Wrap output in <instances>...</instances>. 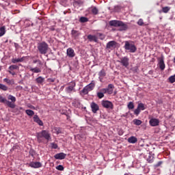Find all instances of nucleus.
Listing matches in <instances>:
<instances>
[{
	"instance_id": "nucleus-1",
	"label": "nucleus",
	"mask_w": 175,
	"mask_h": 175,
	"mask_svg": "<svg viewBox=\"0 0 175 175\" xmlns=\"http://www.w3.org/2000/svg\"><path fill=\"white\" fill-rule=\"evenodd\" d=\"M109 25L111 27H119L118 31H126L128 29V25L121 21H109Z\"/></svg>"
},
{
	"instance_id": "nucleus-2",
	"label": "nucleus",
	"mask_w": 175,
	"mask_h": 175,
	"mask_svg": "<svg viewBox=\"0 0 175 175\" xmlns=\"http://www.w3.org/2000/svg\"><path fill=\"white\" fill-rule=\"evenodd\" d=\"M37 49L40 54L44 55L49 52V44L46 42H39Z\"/></svg>"
},
{
	"instance_id": "nucleus-3",
	"label": "nucleus",
	"mask_w": 175,
	"mask_h": 175,
	"mask_svg": "<svg viewBox=\"0 0 175 175\" xmlns=\"http://www.w3.org/2000/svg\"><path fill=\"white\" fill-rule=\"evenodd\" d=\"M43 137L46 139V140H50L51 139L50 133L46 130H43L42 132L37 133V139L38 143H42V142H43Z\"/></svg>"
},
{
	"instance_id": "nucleus-4",
	"label": "nucleus",
	"mask_w": 175,
	"mask_h": 175,
	"mask_svg": "<svg viewBox=\"0 0 175 175\" xmlns=\"http://www.w3.org/2000/svg\"><path fill=\"white\" fill-rule=\"evenodd\" d=\"M95 88V81H92V82L86 85L82 90L81 92L83 95H88L90 91H92Z\"/></svg>"
},
{
	"instance_id": "nucleus-5",
	"label": "nucleus",
	"mask_w": 175,
	"mask_h": 175,
	"mask_svg": "<svg viewBox=\"0 0 175 175\" xmlns=\"http://www.w3.org/2000/svg\"><path fill=\"white\" fill-rule=\"evenodd\" d=\"M124 49L125 50H129L130 53H136V50H137L135 44H131L128 41L125 42Z\"/></svg>"
},
{
	"instance_id": "nucleus-6",
	"label": "nucleus",
	"mask_w": 175,
	"mask_h": 175,
	"mask_svg": "<svg viewBox=\"0 0 175 175\" xmlns=\"http://www.w3.org/2000/svg\"><path fill=\"white\" fill-rule=\"evenodd\" d=\"M0 103H5L8 106V107H10L11 109H14L16 107V105L14 103H12V102L6 100V98L2 97V96H0Z\"/></svg>"
},
{
	"instance_id": "nucleus-7",
	"label": "nucleus",
	"mask_w": 175,
	"mask_h": 175,
	"mask_svg": "<svg viewBox=\"0 0 175 175\" xmlns=\"http://www.w3.org/2000/svg\"><path fill=\"white\" fill-rule=\"evenodd\" d=\"M101 105L103 106V107H105V109H110L111 110H113L114 107L111 101L105 100L101 101Z\"/></svg>"
},
{
	"instance_id": "nucleus-8",
	"label": "nucleus",
	"mask_w": 175,
	"mask_h": 175,
	"mask_svg": "<svg viewBox=\"0 0 175 175\" xmlns=\"http://www.w3.org/2000/svg\"><path fill=\"white\" fill-rule=\"evenodd\" d=\"M113 90H114V85L109 84L107 88L101 89L100 92H105V94H109V95H111V94H113Z\"/></svg>"
},
{
	"instance_id": "nucleus-9",
	"label": "nucleus",
	"mask_w": 175,
	"mask_h": 175,
	"mask_svg": "<svg viewBox=\"0 0 175 175\" xmlns=\"http://www.w3.org/2000/svg\"><path fill=\"white\" fill-rule=\"evenodd\" d=\"M120 64H122V66L125 68H128L129 66V58L128 57H124L120 58V61H118Z\"/></svg>"
},
{
	"instance_id": "nucleus-10",
	"label": "nucleus",
	"mask_w": 175,
	"mask_h": 175,
	"mask_svg": "<svg viewBox=\"0 0 175 175\" xmlns=\"http://www.w3.org/2000/svg\"><path fill=\"white\" fill-rule=\"evenodd\" d=\"M141 110H146V106L142 103L138 104L137 109L134 111V114H135V116L140 114Z\"/></svg>"
},
{
	"instance_id": "nucleus-11",
	"label": "nucleus",
	"mask_w": 175,
	"mask_h": 175,
	"mask_svg": "<svg viewBox=\"0 0 175 175\" xmlns=\"http://www.w3.org/2000/svg\"><path fill=\"white\" fill-rule=\"evenodd\" d=\"M159 61V67L161 69V70H165V62L163 61V56H161V57L158 58Z\"/></svg>"
},
{
	"instance_id": "nucleus-12",
	"label": "nucleus",
	"mask_w": 175,
	"mask_h": 175,
	"mask_svg": "<svg viewBox=\"0 0 175 175\" xmlns=\"http://www.w3.org/2000/svg\"><path fill=\"white\" fill-rule=\"evenodd\" d=\"M75 87H76V82L72 81L70 85L66 88V92L68 94L72 92L75 90Z\"/></svg>"
},
{
	"instance_id": "nucleus-13",
	"label": "nucleus",
	"mask_w": 175,
	"mask_h": 175,
	"mask_svg": "<svg viewBox=\"0 0 175 175\" xmlns=\"http://www.w3.org/2000/svg\"><path fill=\"white\" fill-rule=\"evenodd\" d=\"M149 124L151 126H158V125H159V120L157 118H152L150 120Z\"/></svg>"
},
{
	"instance_id": "nucleus-14",
	"label": "nucleus",
	"mask_w": 175,
	"mask_h": 175,
	"mask_svg": "<svg viewBox=\"0 0 175 175\" xmlns=\"http://www.w3.org/2000/svg\"><path fill=\"white\" fill-rule=\"evenodd\" d=\"M90 107L92 109V113H96V111H98L99 110V105H98V104L92 102L90 104Z\"/></svg>"
},
{
	"instance_id": "nucleus-15",
	"label": "nucleus",
	"mask_w": 175,
	"mask_h": 175,
	"mask_svg": "<svg viewBox=\"0 0 175 175\" xmlns=\"http://www.w3.org/2000/svg\"><path fill=\"white\" fill-rule=\"evenodd\" d=\"M33 118L34 122H36V124H38L40 126H43V122L40 120V118H39V116H38V115H35Z\"/></svg>"
},
{
	"instance_id": "nucleus-16",
	"label": "nucleus",
	"mask_w": 175,
	"mask_h": 175,
	"mask_svg": "<svg viewBox=\"0 0 175 175\" xmlns=\"http://www.w3.org/2000/svg\"><path fill=\"white\" fill-rule=\"evenodd\" d=\"M66 158V154L64 152L58 153L55 155V159H65Z\"/></svg>"
},
{
	"instance_id": "nucleus-17",
	"label": "nucleus",
	"mask_w": 175,
	"mask_h": 175,
	"mask_svg": "<svg viewBox=\"0 0 175 175\" xmlns=\"http://www.w3.org/2000/svg\"><path fill=\"white\" fill-rule=\"evenodd\" d=\"M29 166L31 167H34V169H36L38 167H42V164L40 162H31L29 163Z\"/></svg>"
},
{
	"instance_id": "nucleus-18",
	"label": "nucleus",
	"mask_w": 175,
	"mask_h": 175,
	"mask_svg": "<svg viewBox=\"0 0 175 175\" xmlns=\"http://www.w3.org/2000/svg\"><path fill=\"white\" fill-rule=\"evenodd\" d=\"M67 55L70 57V58H73L75 57V51L72 48H69L67 49Z\"/></svg>"
},
{
	"instance_id": "nucleus-19",
	"label": "nucleus",
	"mask_w": 175,
	"mask_h": 175,
	"mask_svg": "<svg viewBox=\"0 0 175 175\" xmlns=\"http://www.w3.org/2000/svg\"><path fill=\"white\" fill-rule=\"evenodd\" d=\"M71 35L74 39H77L80 36V32L79 31L72 29L71 31Z\"/></svg>"
},
{
	"instance_id": "nucleus-20",
	"label": "nucleus",
	"mask_w": 175,
	"mask_h": 175,
	"mask_svg": "<svg viewBox=\"0 0 175 175\" xmlns=\"http://www.w3.org/2000/svg\"><path fill=\"white\" fill-rule=\"evenodd\" d=\"M28 69L33 73H40L42 72V70L38 67L32 68L29 66Z\"/></svg>"
},
{
	"instance_id": "nucleus-21",
	"label": "nucleus",
	"mask_w": 175,
	"mask_h": 175,
	"mask_svg": "<svg viewBox=\"0 0 175 175\" xmlns=\"http://www.w3.org/2000/svg\"><path fill=\"white\" fill-rule=\"evenodd\" d=\"M117 46V42L116 41H110L107 44V49L114 48Z\"/></svg>"
},
{
	"instance_id": "nucleus-22",
	"label": "nucleus",
	"mask_w": 175,
	"mask_h": 175,
	"mask_svg": "<svg viewBox=\"0 0 175 175\" xmlns=\"http://www.w3.org/2000/svg\"><path fill=\"white\" fill-rule=\"evenodd\" d=\"M88 39L90 42H98V38H96V36L88 35Z\"/></svg>"
},
{
	"instance_id": "nucleus-23",
	"label": "nucleus",
	"mask_w": 175,
	"mask_h": 175,
	"mask_svg": "<svg viewBox=\"0 0 175 175\" xmlns=\"http://www.w3.org/2000/svg\"><path fill=\"white\" fill-rule=\"evenodd\" d=\"M129 143H131L132 144H135V143H137V138L136 137H130L128 138Z\"/></svg>"
},
{
	"instance_id": "nucleus-24",
	"label": "nucleus",
	"mask_w": 175,
	"mask_h": 175,
	"mask_svg": "<svg viewBox=\"0 0 175 175\" xmlns=\"http://www.w3.org/2000/svg\"><path fill=\"white\" fill-rule=\"evenodd\" d=\"M6 33V29L5 27V26H3L1 27H0V38L1 36H3V35Z\"/></svg>"
},
{
	"instance_id": "nucleus-25",
	"label": "nucleus",
	"mask_w": 175,
	"mask_h": 175,
	"mask_svg": "<svg viewBox=\"0 0 175 175\" xmlns=\"http://www.w3.org/2000/svg\"><path fill=\"white\" fill-rule=\"evenodd\" d=\"M24 61V57L20 59H12V64H17V62H23Z\"/></svg>"
},
{
	"instance_id": "nucleus-26",
	"label": "nucleus",
	"mask_w": 175,
	"mask_h": 175,
	"mask_svg": "<svg viewBox=\"0 0 175 175\" xmlns=\"http://www.w3.org/2000/svg\"><path fill=\"white\" fill-rule=\"evenodd\" d=\"M36 81L38 83V84H42V83L44 82V78L42 77H38L36 79Z\"/></svg>"
},
{
	"instance_id": "nucleus-27",
	"label": "nucleus",
	"mask_w": 175,
	"mask_h": 175,
	"mask_svg": "<svg viewBox=\"0 0 175 175\" xmlns=\"http://www.w3.org/2000/svg\"><path fill=\"white\" fill-rule=\"evenodd\" d=\"M25 113H26V114H27V116H30L35 115V112L31 109H27L25 111Z\"/></svg>"
},
{
	"instance_id": "nucleus-28",
	"label": "nucleus",
	"mask_w": 175,
	"mask_h": 175,
	"mask_svg": "<svg viewBox=\"0 0 175 175\" xmlns=\"http://www.w3.org/2000/svg\"><path fill=\"white\" fill-rule=\"evenodd\" d=\"M127 107L129 110H133V109H135V105L133 102L129 103Z\"/></svg>"
},
{
	"instance_id": "nucleus-29",
	"label": "nucleus",
	"mask_w": 175,
	"mask_h": 175,
	"mask_svg": "<svg viewBox=\"0 0 175 175\" xmlns=\"http://www.w3.org/2000/svg\"><path fill=\"white\" fill-rule=\"evenodd\" d=\"M105 94H106V93L103 92H98L97 96L99 99H102V98H103L105 96Z\"/></svg>"
},
{
	"instance_id": "nucleus-30",
	"label": "nucleus",
	"mask_w": 175,
	"mask_h": 175,
	"mask_svg": "<svg viewBox=\"0 0 175 175\" xmlns=\"http://www.w3.org/2000/svg\"><path fill=\"white\" fill-rule=\"evenodd\" d=\"M170 10V7H163L162 8L163 13H169V11Z\"/></svg>"
},
{
	"instance_id": "nucleus-31",
	"label": "nucleus",
	"mask_w": 175,
	"mask_h": 175,
	"mask_svg": "<svg viewBox=\"0 0 175 175\" xmlns=\"http://www.w3.org/2000/svg\"><path fill=\"white\" fill-rule=\"evenodd\" d=\"M137 24L138 25H139L140 27H143V26L146 25V24H144V21L142 18L139 19Z\"/></svg>"
},
{
	"instance_id": "nucleus-32",
	"label": "nucleus",
	"mask_w": 175,
	"mask_h": 175,
	"mask_svg": "<svg viewBox=\"0 0 175 175\" xmlns=\"http://www.w3.org/2000/svg\"><path fill=\"white\" fill-rule=\"evenodd\" d=\"M98 75L100 77H105V76H106V71L103 69L98 72Z\"/></svg>"
},
{
	"instance_id": "nucleus-33",
	"label": "nucleus",
	"mask_w": 175,
	"mask_h": 175,
	"mask_svg": "<svg viewBox=\"0 0 175 175\" xmlns=\"http://www.w3.org/2000/svg\"><path fill=\"white\" fill-rule=\"evenodd\" d=\"M168 80L170 83H171V84H173V83H175V75L170 77Z\"/></svg>"
},
{
	"instance_id": "nucleus-34",
	"label": "nucleus",
	"mask_w": 175,
	"mask_h": 175,
	"mask_svg": "<svg viewBox=\"0 0 175 175\" xmlns=\"http://www.w3.org/2000/svg\"><path fill=\"white\" fill-rule=\"evenodd\" d=\"M8 98L9 100H12V103H14V102H16V97L10 94Z\"/></svg>"
},
{
	"instance_id": "nucleus-35",
	"label": "nucleus",
	"mask_w": 175,
	"mask_h": 175,
	"mask_svg": "<svg viewBox=\"0 0 175 175\" xmlns=\"http://www.w3.org/2000/svg\"><path fill=\"white\" fill-rule=\"evenodd\" d=\"M133 124H135V125H142V120H138V119H135L133 121Z\"/></svg>"
},
{
	"instance_id": "nucleus-36",
	"label": "nucleus",
	"mask_w": 175,
	"mask_h": 175,
	"mask_svg": "<svg viewBox=\"0 0 175 175\" xmlns=\"http://www.w3.org/2000/svg\"><path fill=\"white\" fill-rule=\"evenodd\" d=\"M79 21L80 23H87L88 21V18L87 17L81 16Z\"/></svg>"
},
{
	"instance_id": "nucleus-37",
	"label": "nucleus",
	"mask_w": 175,
	"mask_h": 175,
	"mask_svg": "<svg viewBox=\"0 0 175 175\" xmlns=\"http://www.w3.org/2000/svg\"><path fill=\"white\" fill-rule=\"evenodd\" d=\"M98 8H96V7H93L92 8V13L93 14H98Z\"/></svg>"
},
{
	"instance_id": "nucleus-38",
	"label": "nucleus",
	"mask_w": 175,
	"mask_h": 175,
	"mask_svg": "<svg viewBox=\"0 0 175 175\" xmlns=\"http://www.w3.org/2000/svg\"><path fill=\"white\" fill-rule=\"evenodd\" d=\"M0 90H2L3 91H8V86L0 83Z\"/></svg>"
},
{
	"instance_id": "nucleus-39",
	"label": "nucleus",
	"mask_w": 175,
	"mask_h": 175,
	"mask_svg": "<svg viewBox=\"0 0 175 175\" xmlns=\"http://www.w3.org/2000/svg\"><path fill=\"white\" fill-rule=\"evenodd\" d=\"M10 70H14V69H18V66L12 65L9 67Z\"/></svg>"
},
{
	"instance_id": "nucleus-40",
	"label": "nucleus",
	"mask_w": 175,
	"mask_h": 175,
	"mask_svg": "<svg viewBox=\"0 0 175 175\" xmlns=\"http://www.w3.org/2000/svg\"><path fill=\"white\" fill-rule=\"evenodd\" d=\"M57 170H59L60 172H62L64 170V166L62 165H59L56 167Z\"/></svg>"
},
{
	"instance_id": "nucleus-41",
	"label": "nucleus",
	"mask_w": 175,
	"mask_h": 175,
	"mask_svg": "<svg viewBox=\"0 0 175 175\" xmlns=\"http://www.w3.org/2000/svg\"><path fill=\"white\" fill-rule=\"evenodd\" d=\"M36 63H38V65H43V64L42 63V61H40V59H37V60L33 61V64H36Z\"/></svg>"
},
{
	"instance_id": "nucleus-42",
	"label": "nucleus",
	"mask_w": 175,
	"mask_h": 175,
	"mask_svg": "<svg viewBox=\"0 0 175 175\" xmlns=\"http://www.w3.org/2000/svg\"><path fill=\"white\" fill-rule=\"evenodd\" d=\"M74 5H83V1L81 0L79 1H74Z\"/></svg>"
},
{
	"instance_id": "nucleus-43",
	"label": "nucleus",
	"mask_w": 175,
	"mask_h": 175,
	"mask_svg": "<svg viewBox=\"0 0 175 175\" xmlns=\"http://www.w3.org/2000/svg\"><path fill=\"white\" fill-rule=\"evenodd\" d=\"M3 81L5 83H7V84H12V81L10 79H7V78L4 79Z\"/></svg>"
},
{
	"instance_id": "nucleus-44",
	"label": "nucleus",
	"mask_w": 175,
	"mask_h": 175,
	"mask_svg": "<svg viewBox=\"0 0 175 175\" xmlns=\"http://www.w3.org/2000/svg\"><path fill=\"white\" fill-rule=\"evenodd\" d=\"M48 83H54L55 81V79L49 78L47 79Z\"/></svg>"
},
{
	"instance_id": "nucleus-45",
	"label": "nucleus",
	"mask_w": 175,
	"mask_h": 175,
	"mask_svg": "<svg viewBox=\"0 0 175 175\" xmlns=\"http://www.w3.org/2000/svg\"><path fill=\"white\" fill-rule=\"evenodd\" d=\"M8 72L10 75H12V76H14V75H16V72H14L13 70H9Z\"/></svg>"
},
{
	"instance_id": "nucleus-46",
	"label": "nucleus",
	"mask_w": 175,
	"mask_h": 175,
	"mask_svg": "<svg viewBox=\"0 0 175 175\" xmlns=\"http://www.w3.org/2000/svg\"><path fill=\"white\" fill-rule=\"evenodd\" d=\"M56 131H57V135L59 134V133H61V129L57 128V129H56Z\"/></svg>"
},
{
	"instance_id": "nucleus-47",
	"label": "nucleus",
	"mask_w": 175,
	"mask_h": 175,
	"mask_svg": "<svg viewBox=\"0 0 175 175\" xmlns=\"http://www.w3.org/2000/svg\"><path fill=\"white\" fill-rule=\"evenodd\" d=\"M58 148V145H57V144H53V148Z\"/></svg>"
},
{
	"instance_id": "nucleus-48",
	"label": "nucleus",
	"mask_w": 175,
	"mask_h": 175,
	"mask_svg": "<svg viewBox=\"0 0 175 175\" xmlns=\"http://www.w3.org/2000/svg\"><path fill=\"white\" fill-rule=\"evenodd\" d=\"M162 165V161H159L157 164V166H161Z\"/></svg>"
},
{
	"instance_id": "nucleus-49",
	"label": "nucleus",
	"mask_w": 175,
	"mask_h": 175,
	"mask_svg": "<svg viewBox=\"0 0 175 175\" xmlns=\"http://www.w3.org/2000/svg\"><path fill=\"white\" fill-rule=\"evenodd\" d=\"M30 109H35V107H33V105H31L29 107Z\"/></svg>"
},
{
	"instance_id": "nucleus-50",
	"label": "nucleus",
	"mask_w": 175,
	"mask_h": 175,
	"mask_svg": "<svg viewBox=\"0 0 175 175\" xmlns=\"http://www.w3.org/2000/svg\"><path fill=\"white\" fill-rule=\"evenodd\" d=\"M19 109L20 110H23V107H19Z\"/></svg>"
}]
</instances>
